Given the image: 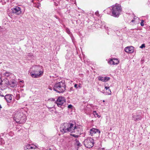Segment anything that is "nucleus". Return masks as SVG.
Listing matches in <instances>:
<instances>
[{"label":"nucleus","instance_id":"obj_37","mask_svg":"<svg viewBox=\"0 0 150 150\" xmlns=\"http://www.w3.org/2000/svg\"><path fill=\"white\" fill-rule=\"evenodd\" d=\"M79 87V88H81V86L80 85V84H79V85L78 86V87Z\"/></svg>","mask_w":150,"mask_h":150},{"label":"nucleus","instance_id":"obj_42","mask_svg":"<svg viewBox=\"0 0 150 150\" xmlns=\"http://www.w3.org/2000/svg\"><path fill=\"white\" fill-rule=\"evenodd\" d=\"M54 17H55L56 18H57V19H58V18H57V17L56 15H55V16H54Z\"/></svg>","mask_w":150,"mask_h":150},{"label":"nucleus","instance_id":"obj_44","mask_svg":"<svg viewBox=\"0 0 150 150\" xmlns=\"http://www.w3.org/2000/svg\"><path fill=\"white\" fill-rule=\"evenodd\" d=\"M1 81H2V80H1V81H0V84H1Z\"/></svg>","mask_w":150,"mask_h":150},{"label":"nucleus","instance_id":"obj_33","mask_svg":"<svg viewBox=\"0 0 150 150\" xmlns=\"http://www.w3.org/2000/svg\"><path fill=\"white\" fill-rule=\"evenodd\" d=\"M66 30H67V33L68 34H69L70 33V31L69 30V29H67Z\"/></svg>","mask_w":150,"mask_h":150},{"label":"nucleus","instance_id":"obj_8","mask_svg":"<svg viewBox=\"0 0 150 150\" xmlns=\"http://www.w3.org/2000/svg\"><path fill=\"white\" fill-rule=\"evenodd\" d=\"M37 148V146L33 144H26L24 146V148L25 150L30 149H35Z\"/></svg>","mask_w":150,"mask_h":150},{"label":"nucleus","instance_id":"obj_43","mask_svg":"<svg viewBox=\"0 0 150 150\" xmlns=\"http://www.w3.org/2000/svg\"><path fill=\"white\" fill-rule=\"evenodd\" d=\"M47 150H51V149L50 148H48Z\"/></svg>","mask_w":150,"mask_h":150},{"label":"nucleus","instance_id":"obj_46","mask_svg":"<svg viewBox=\"0 0 150 150\" xmlns=\"http://www.w3.org/2000/svg\"><path fill=\"white\" fill-rule=\"evenodd\" d=\"M48 108L49 109H50V108H50V107H48Z\"/></svg>","mask_w":150,"mask_h":150},{"label":"nucleus","instance_id":"obj_3","mask_svg":"<svg viewBox=\"0 0 150 150\" xmlns=\"http://www.w3.org/2000/svg\"><path fill=\"white\" fill-rule=\"evenodd\" d=\"M66 85L64 81H61L56 83L54 85L53 89L58 93H63L66 90Z\"/></svg>","mask_w":150,"mask_h":150},{"label":"nucleus","instance_id":"obj_36","mask_svg":"<svg viewBox=\"0 0 150 150\" xmlns=\"http://www.w3.org/2000/svg\"><path fill=\"white\" fill-rule=\"evenodd\" d=\"M54 5L56 6H57L58 5V3H56L55 2H54Z\"/></svg>","mask_w":150,"mask_h":150},{"label":"nucleus","instance_id":"obj_23","mask_svg":"<svg viewBox=\"0 0 150 150\" xmlns=\"http://www.w3.org/2000/svg\"><path fill=\"white\" fill-rule=\"evenodd\" d=\"M75 141L77 143V146H81V143L79 142V141L77 139H76Z\"/></svg>","mask_w":150,"mask_h":150},{"label":"nucleus","instance_id":"obj_4","mask_svg":"<svg viewBox=\"0 0 150 150\" xmlns=\"http://www.w3.org/2000/svg\"><path fill=\"white\" fill-rule=\"evenodd\" d=\"M109 8L111 10V15L115 17L119 16L122 11L121 7L119 4H117L115 5L112 6Z\"/></svg>","mask_w":150,"mask_h":150},{"label":"nucleus","instance_id":"obj_40","mask_svg":"<svg viewBox=\"0 0 150 150\" xmlns=\"http://www.w3.org/2000/svg\"><path fill=\"white\" fill-rule=\"evenodd\" d=\"M134 20H132L131 21V22H134Z\"/></svg>","mask_w":150,"mask_h":150},{"label":"nucleus","instance_id":"obj_13","mask_svg":"<svg viewBox=\"0 0 150 150\" xmlns=\"http://www.w3.org/2000/svg\"><path fill=\"white\" fill-rule=\"evenodd\" d=\"M142 117L140 115H135L134 114H132V120L135 121H138L142 119Z\"/></svg>","mask_w":150,"mask_h":150},{"label":"nucleus","instance_id":"obj_17","mask_svg":"<svg viewBox=\"0 0 150 150\" xmlns=\"http://www.w3.org/2000/svg\"><path fill=\"white\" fill-rule=\"evenodd\" d=\"M110 79V78L108 77H102V76H98V79L99 81H100L103 82H106L108 81Z\"/></svg>","mask_w":150,"mask_h":150},{"label":"nucleus","instance_id":"obj_19","mask_svg":"<svg viewBox=\"0 0 150 150\" xmlns=\"http://www.w3.org/2000/svg\"><path fill=\"white\" fill-rule=\"evenodd\" d=\"M100 24H101V26L100 27V28H105L106 29H108V27H106V26L105 25V23L104 22H102L101 21Z\"/></svg>","mask_w":150,"mask_h":150},{"label":"nucleus","instance_id":"obj_9","mask_svg":"<svg viewBox=\"0 0 150 150\" xmlns=\"http://www.w3.org/2000/svg\"><path fill=\"white\" fill-rule=\"evenodd\" d=\"M12 12L16 15H19L21 13V11L20 7L16 6L11 9Z\"/></svg>","mask_w":150,"mask_h":150},{"label":"nucleus","instance_id":"obj_25","mask_svg":"<svg viewBox=\"0 0 150 150\" xmlns=\"http://www.w3.org/2000/svg\"><path fill=\"white\" fill-rule=\"evenodd\" d=\"M105 88L106 89V90H107V89H109V87H108L106 86V84H105Z\"/></svg>","mask_w":150,"mask_h":150},{"label":"nucleus","instance_id":"obj_31","mask_svg":"<svg viewBox=\"0 0 150 150\" xmlns=\"http://www.w3.org/2000/svg\"><path fill=\"white\" fill-rule=\"evenodd\" d=\"M74 87L76 89H77L78 88V87L77 86V85L76 84H75L74 85Z\"/></svg>","mask_w":150,"mask_h":150},{"label":"nucleus","instance_id":"obj_2","mask_svg":"<svg viewBox=\"0 0 150 150\" xmlns=\"http://www.w3.org/2000/svg\"><path fill=\"white\" fill-rule=\"evenodd\" d=\"M13 115L14 120L19 124L24 123L26 120L25 112L23 110H19L15 111Z\"/></svg>","mask_w":150,"mask_h":150},{"label":"nucleus","instance_id":"obj_7","mask_svg":"<svg viewBox=\"0 0 150 150\" xmlns=\"http://www.w3.org/2000/svg\"><path fill=\"white\" fill-rule=\"evenodd\" d=\"M37 67L36 66H33L31 68L29 71V73L31 76L35 78H37L38 77V74H35V71L34 69L36 68H37Z\"/></svg>","mask_w":150,"mask_h":150},{"label":"nucleus","instance_id":"obj_18","mask_svg":"<svg viewBox=\"0 0 150 150\" xmlns=\"http://www.w3.org/2000/svg\"><path fill=\"white\" fill-rule=\"evenodd\" d=\"M38 70H39V71H38L39 72L38 73V77L42 76L44 72L42 66H38Z\"/></svg>","mask_w":150,"mask_h":150},{"label":"nucleus","instance_id":"obj_12","mask_svg":"<svg viewBox=\"0 0 150 150\" xmlns=\"http://www.w3.org/2000/svg\"><path fill=\"white\" fill-rule=\"evenodd\" d=\"M108 62L111 65H117L119 63V61L117 59L113 58L110 59Z\"/></svg>","mask_w":150,"mask_h":150},{"label":"nucleus","instance_id":"obj_48","mask_svg":"<svg viewBox=\"0 0 150 150\" xmlns=\"http://www.w3.org/2000/svg\"><path fill=\"white\" fill-rule=\"evenodd\" d=\"M105 100H103V102H105Z\"/></svg>","mask_w":150,"mask_h":150},{"label":"nucleus","instance_id":"obj_32","mask_svg":"<svg viewBox=\"0 0 150 150\" xmlns=\"http://www.w3.org/2000/svg\"><path fill=\"white\" fill-rule=\"evenodd\" d=\"M49 100L52 101H55V99L53 98H50L49 99Z\"/></svg>","mask_w":150,"mask_h":150},{"label":"nucleus","instance_id":"obj_34","mask_svg":"<svg viewBox=\"0 0 150 150\" xmlns=\"http://www.w3.org/2000/svg\"><path fill=\"white\" fill-rule=\"evenodd\" d=\"M74 91V90H73V88L72 87L70 88V91Z\"/></svg>","mask_w":150,"mask_h":150},{"label":"nucleus","instance_id":"obj_10","mask_svg":"<svg viewBox=\"0 0 150 150\" xmlns=\"http://www.w3.org/2000/svg\"><path fill=\"white\" fill-rule=\"evenodd\" d=\"M13 96L11 94L6 95L4 97V98L8 103H10L12 100Z\"/></svg>","mask_w":150,"mask_h":150},{"label":"nucleus","instance_id":"obj_20","mask_svg":"<svg viewBox=\"0 0 150 150\" xmlns=\"http://www.w3.org/2000/svg\"><path fill=\"white\" fill-rule=\"evenodd\" d=\"M93 114L94 115V117H98L99 118L100 117V115H98V113L96 112V111H94L93 112Z\"/></svg>","mask_w":150,"mask_h":150},{"label":"nucleus","instance_id":"obj_24","mask_svg":"<svg viewBox=\"0 0 150 150\" xmlns=\"http://www.w3.org/2000/svg\"><path fill=\"white\" fill-rule=\"evenodd\" d=\"M144 20H142L141 21V22L140 23V25L141 26H143L144 25Z\"/></svg>","mask_w":150,"mask_h":150},{"label":"nucleus","instance_id":"obj_26","mask_svg":"<svg viewBox=\"0 0 150 150\" xmlns=\"http://www.w3.org/2000/svg\"><path fill=\"white\" fill-rule=\"evenodd\" d=\"M145 47V45L144 44H142L141 46L140 47V48H142Z\"/></svg>","mask_w":150,"mask_h":150},{"label":"nucleus","instance_id":"obj_5","mask_svg":"<svg viewBox=\"0 0 150 150\" xmlns=\"http://www.w3.org/2000/svg\"><path fill=\"white\" fill-rule=\"evenodd\" d=\"M84 144L88 148H90L92 147L94 145L93 139L91 137L87 138L84 141Z\"/></svg>","mask_w":150,"mask_h":150},{"label":"nucleus","instance_id":"obj_1","mask_svg":"<svg viewBox=\"0 0 150 150\" xmlns=\"http://www.w3.org/2000/svg\"><path fill=\"white\" fill-rule=\"evenodd\" d=\"M60 130L63 133L70 132L80 134L82 130V127L80 125L77 126L75 122L71 121L62 124L60 127Z\"/></svg>","mask_w":150,"mask_h":150},{"label":"nucleus","instance_id":"obj_14","mask_svg":"<svg viewBox=\"0 0 150 150\" xmlns=\"http://www.w3.org/2000/svg\"><path fill=\"white\" fill-rule=\"evenodd\" d=\"M125 50L126 52L132 53L134 52V47L132 46H128L125 48Z\"/></svg>","mask_w":150,"mask_h":150},{"label":"nucleus","instance_id":"obj_35","mask_svg":"<svg viewBox=\"0 0 150 150\" xmlns=\"http://www.w3.org/2000/svg\"><path fill=\"white\" fill-rule=\"evenodd\" d=\"M48 88L50 90H52V87L50 86H49Z\"/></svg>","mask_w":150,"mask_h":150},{"label":"nucleus","instance_id":"obj_21","mask_svg":"<svg viewBox=\"0 0 150 150\" xmlns=\"http://www.w3.org/2000/svg\"><path fill=\"white\" fill-rule=\"evenodd\" d=\"M5 143L4 140L1 137V136H0V144L2 145L4 144Z\"/></svg>","mask_w":150,"mask_h":150},{"label":"nucleus","instance_id":"obj_16","mask_svg":"<svg viewBox=\"0 0 150 150\" xmlns=\"http://www.w3.org/2000/svg\"><path fill=\"white\" fill-rule=\"evenodd\" d=\"M3 75L9 78H12L14 77V75L12 73L8 71H6L5 73H3Z\"/></svg>","mask_w":150,"mask_h":150},{"label":"nucleus","instance_id":"obj_38","mask_svg":"<svg viewBox=\"0 0 150 150\" xmlns=\"http://www.w3.org/2000/svg\"><path fill=\"white\" fill-rule=\"evenodd\" d=\"M137 18V17L136 16H135L134 17V19H136Z\"/></svg>","mask_w":150,"mask_h":150},{"label":"nucleus","instance_id":"obj_41","mask_svg":"<svg viewBox=\"0 0 150 150\" xmlns=\"http://www.w3.org/2000/svg\"><path fill=\"white\" fill-rule=\"evenodd\" d=\"M104 148H102L101 149H100V150H104Z\"/></svg>","mask_w":150,"mask_h":150},{"label":"nucleus","instance_id":"obj_11","mask_svg":"<svg viewBox=\"0 0 150 150\" xmlns=\"http://www.w3.org/2000/svg\"><path fill=\"white\" fill-rule=\"evenodd\" d=\"M100 132V131L98 129L93 128L90 130V134L91 136H93L95 134H99Z\"/></svg>","mask_w":150,"mask_h":150},{"label":"nucleus","instance_id":"obj_30","mask_svg":"<svg viewBox=\"0 0 150 150\" xmlns=\"http://www.w3.org/2000/svg\"><path fill=\"white\" fill-rule=\"evenodd\" d=\"M72 136L73 137H76V138H77L79 137V136L78 135H76L74 134H72Z\"/></svg>","mask_w":150,"mask_h":150},{"label":"nucleus","instance_id":"obj_29","mask_svg":"<svg viewBox=\"0 0 150 150\" xmlns=\"http://www.w3.org/2000/svg\"><path fill=\"white\" fill-rule=\"evenodd\" d=\"M20 98V96H19L18 95H17L16 96V99L17 100H18Z\"/></svg>","mask_w":150,"mask_h":150},{"label":"nucleus","instance_id":"obj_39","mask_svg":"<svg viewBox=\"0 0 150 150\" xmlns=\"http://www.w3.org/2000/svg\"><path fill=\"white\" fill-rule=\"evenodd\" d=\"M148 4H150V0H148Z\"/></svg>","mask_w":150,"mask_h":150},{"label":"nucleus","instance_id":"obj_47","mask_svg":"<svg viewBox=\"0 0 150 150\" xmlns=\"http://www.w3.org/2000/svg\"><path fill=\"white\" fill-rule=\"evenodd\" d=\"M23 81H21L20 82H22Z\"/></svg>","mask_w":150,"mask_h":150},{"label":"nucleus","instance_id":"obj_27","mask_svg":"<svg viewBox=\"0 0 150 150\" xmlns=\"http://www.w3.org/2000/svg\"><path fill=\"white\" fill-rule=\"evenodd\" d=\"M95 14L97 16H99V14L98 12V11L96 12L95 13Z\"/></svg>","mask_w":150,"mask_h":150},{"label":"nucleus","instance_id":"obj_28","mask_svg":"<svg viewBox=\"0 0 150 150\" xmlns=\"http://www.w3.org/2000/svg\"><path fill=\"white\" fill-rule=\"evenodd\" d=\"M73 106L71 105L70 104L68 105V107L69 108H71Z\"/></svg>","mask_w":150,"mask_h":150},{"label":"nucleus","instance_id":"obj_22","mask_svg":"<svg viewBox=\"0 0 150 150\" xmlns=\"http://www.w3.org/2000/svg\"><path fill=\"white\" fill-rule=\"evenodd\" d=\"M106 93H107V94L108 95H110L111 94V91L110 90L109 88V89H108L106 90Z\"/></svg>","mask_w":150,"mask_h":150},{"label":"nucleus","instance_id":"obj_45","mask_svg":"<svg viewBox=\"0 0 150 150\" xmlns=\"http://www.w3.org/2000/svg\"><path fill=\"white\" fill-rule=\"evenodd\" d=\"M38 7L39 6H40L39 5V3H38Z\"/></svg>","mask_w":150,"mask_h":150},{"label":"nucleus","instance_id":"obj_15","mask_svg":"<svg viewBox=\"0 0 150 150\" xmlns=\"http://www.w3.org/2000/svg\"><path fill=\"white\" fill-rule=\"evenodd\" d=\"M8 85L11 87L14 88L16 87L17 83L16 81L12 80L10 82H8Z\"/></svg>","mask_w":150,"mask_h":150},{"label":"nucleus","instance_id":"obj_6","mask_svg":"<svg viewBox=\"0 0 150 150\" xmlns=\"http://www.w3.org/2000/svg\"><path fill=\"white\" fill-rule=\"evenodd\" d=\"M58 106L61 107L62 106L66 104V100L64 97L60 96L58 97L56 101H55Z\"/></svg>","mask_w":150,"mask_h":150}]
</instances>
